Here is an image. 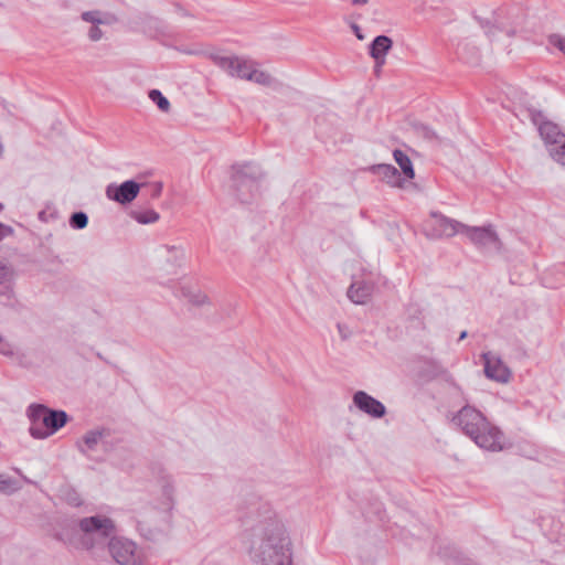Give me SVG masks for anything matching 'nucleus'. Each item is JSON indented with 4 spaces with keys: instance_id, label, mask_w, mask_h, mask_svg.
Masks as SVG:
<instances>
[{
    "instance_id": "obj_15",
    "label": "nucleus",
    "mask_w": 565,
    "mask_h": 565,
    "mask_svg": "<svg viewBox=\"0 0 565 565\" xmlns=\"http://www.w3.org/2000/svg\"><path fill=\"white\" fill-rule=\"evenodd\" d=\"M370 170L391 186H404L405 180L402 179L401 172L392 164H374L370 168Z\"/></svg>"
},
{
    "instance_id": "obj_17",
    "label": "nucleus",
    "mask_w": 565,
    "mask_h": 565,
    "mask_svg": "<svg viewBox=\"0 0 565 565\" xmlns=\"http://www.w3.org/2000/svg\"><path fill=\"white\" fill-rule=\"evenodd\" d=\"M180 296L194 307L210 305L209 297L199 288L183 285L180 287Z\"/></svg>"
},
{
    "instance_id": "obj_1",
    "label": "nucleus",
    "mask_w": 565,
    "mask_h": 565,
    "mask_svg": "<svg viewBox=\"0 0 565 565\" xmlns=\"http://www.w3.org/2000/svg\"><path fill=\"white\" fill-rule=\"evenodd\" d=\"M242 541L255 565H291V540L284 522L268 502L258 497L237 507Z\"/></svg>"
},
{
    "instance_id": "obj_29",
    "label": "nucleus",
    "mask_w": 565,
    "mask_h": 565,
    "mask_svg": "<svg viewBox=\"0 0 565 565\" xmlns=\"http://www.w3.org/2000/svg\"><path fill=\"white\" fill-rule=\"evenodd\" d=\"M12 278H13L12 268L0 262V285L11 281Z\"/></svg>"
},
{
    "instance_id": "obj_6",
    "label": "nucleus",
    "mask_w": 565,
    "mask_h": 565,
    "mask_svg": "<svg viewBox=\"0 0 565 565\" xmlns=\"http://www.w3.org/2000/svg\"><path fill=\"white\" fill-rule=\"evenodd\" d=\"M463 228H466V224L439 212H431L430 221L425 223L424 234L429 239L449 238L462 233Z\"/></svg>"
},
{
    "instance_id": "obj_5",
    "label": "nucleus",
    "mask_w": 565,
    "mask_h": 565,
    "mask_svg": "<svg viewBox=\"0 0 565 565\" xmlns=\"http://www.w3.org/2000/svg\"><path fill=\"white\" fill-rule=\"evenodd\" d=\"M232 171L233 189L237 199L242 203H250L259 195L263 170L256 163L245 162L234 164Z\"/></svg>"
},
{
    "instance_id": "obj_40",
    "label": "nucleus",
    "mask_w": 565,
    "mask_h": 565,
    "mask_svg": "<svg viewBox=\"0 0 565 565\" xmlns=\"http://www.w3.org/2000/svg\"><path fill=\"white\" fill-rule=\"evenodd\" d=\"M2 209H3V205L0 203V212L2 211Z\"/></svg>"
},
{
    "instance_id": "obj_25",
    "label": "nucleus",
    "mask_w": 565,
    "mask_h": 565,
    "mask_svg": "<svg viewBox=\"0 0 565 565\" xmlns=\"http://www.w3.org/2000/svg\"><path fill=\"white\" fill-rule=\"evenodd\" d=\"M19 489L20 487L14 479L0 475V492L10 494Z\"/></svg>"
},
{
    "instance_id": "obj_21",
    "label": "nucleus",
    "mask_w": 565,
    "mask_h": 565,
    "mask_svg": "<svg viewBox=\"0 0 565 565\" xmlns=\"http://www.w3.org/2000/svg\"><path fill=\"white\" fill-rule=\"evenodd\" d=\"M247 81L254 82V83H257V84L264 85V86H270L274 82L270 74L255 68V64L253 65L252 71L248 72Z\"/></svg>"
},
{
    "instance_id": "obj_4",
    "label": "nucleus",
    "mask_w": 565,
    "mask_h": 565,
    "mask_svg": "<svg viewBox=\"0 0 565 565\" xmlns=\"http://www.w3.org/2000/svg\"><path fill=\"white\" fill-rule=\"evenodd\" d=\"M28 417L31 422L29 431L36 439L47 438L68 420L64 411L51 409L43 404H31L28 407Z\"/></svg>"
},
{
    "instance_id": "obj_2",
    "label": "nucleus",
    "mask_w": 565,
    "mask_h": 565,
    "mask_svg": "<svg viewBox=\"0 0 565 565\" xmlns=\"http://www.w3.org/2000/svg\"><path fill=\"white\" fill-rule=\"evenodd\" d=\"M78 526L85 534H92L107 542L108 552L118 565H142L134 541L116 535V526L111 519L94 515L81 519Z\"/></svg>"
},
{
    "instance_id": "obj_32",
    "label": "nucleus",
    "mask_w": 565,
    "mask_h": 565,
    "mask_svg": "<svg viewBox=\"0 0 565 565\" xmlns=\"http://www.w3.org/2000/svg\"><path fill=\"white\" fill-rule=\"evenodd\" d=\"M551 43L565 54V38L553 35L551 36Z\"/></svg>"
},
{
    "instance_id": "obj_9",
    "label": "nucleus",
    "mask_w": 565,
    "mask_h": 565,
    "mask_svg": "<svg viewBox=\"0 0 565 565\" xmlns=\"http://www.w3.org/2000/svg\"><path fill=\"white\" fill-rule=\"evenodd\" d=\"M81 18L90 24L87 35L92 42H98L103 39V25H110L116 22V18L113 14L99 10L85 11L81 14Z\"/></svg>"
},
{
    "instance_id": "obj_8",
    "label": "nucleus",
    "mask_w": 565,
    "mask_h": 565,
    "mask_svg": "<svg viewBox=\"0 0 565 565\" xmlns=\"http://www.w3.org/2000/svg\"><path fill=\"white\" fill-rule=\"evenodd\" d=\"M462 233L466 234L478 248L487 250L493 249L497 252H500L502 248V243L491 225L482 227L466 225Z\"/></svg>"
},
{
    "instance_id": "obj_22",
    "label": "nucleus",
    "mask_w": 565,
    "mask_h": 565,
    "mask_svg": "<svg viewBox=\"0 0 565 565\" xmlns=\"http://www.w3.org/2000/svg\"><path fill=\"white\" fill-rule=\"evenodd\" d=\"M131 217L140 224H150L159 220V213L153 210L147 211H132Z\"/></svg>"
},
{
    "instance_id": "obj_34",
    "label": "nucleus",
    "mask_w": 565,
    "mask_h": 565,
    "mask_svg": "<svg viewBox=\"0 0 565 565\" xmlns=\"http://www.w3.org/2000/svg\"><path fill=\"white\" fill-rule=\"evenodd\" d=\"M161 192H162V184H161L160 182L153 183V184L151 185L150 196H151L152 199H157V198H159V196H160V194H161Z\"/></svg>"
},
{
    "instance_id": "obj_37",
    "label": "nucleus",
    "mask_w": 565,
    "mask_h": 565,
    "mask_svg": "<svg viewBox=\"0 0 565 565\" xmlns=\"http://www.w3.org/2000/svg\"><path fill=\"white\" fill-rule=\"evenodd\" d=\"M369 0H352L353 6H363L367 3Z\"/></svg>"
},
{
    "instance_id": "obj_26",
    "label": "nucleus",
    "mask_w": 565,
    "mask_h": 565,
    "mask_svg": "<svg viewBox=\"0 0 565 565\" xmlns=\"http://www.w3.org/2000/svg\"><path fill=\"white\" fill-rule=\"evenodd\" d=\"M254 63L247 58L242 57L239 66L236 67L235 74L233 77H238L241 79L247 81L248 72L252 71Z\"/></svg>"
},
{
    "instance_id": "obj_30",
    "label": "nucleus",
    "mask_w": 565,
    "mask_h": 565,
    "mask_svg": "<svg viewBox=\"0 0 565 565\" xmlns=\"http://www.w3.org/2000/svg\"><path fill=\"white\" fill-rule=\"evenodd\" d=\"M0 353L6 356H13L15 354L14 347L9 342L0 341Z\"/></svg>"
},
{
    "instance_id": "obj_23",
    "label": "nucleus",
    "mask_w": 565,
    "mask_h": 565,
    "mask_svg": "<svg viewBox=\"0 0 565 565\" xmlns=\"http://www.w3.org/2000/svg\"><path fill=\"white\" fill-rule=\"evenodd\" d=\"M149 99L154 103L158 108L163 111L168 113L171 108L170 102L167 97L162 95V93L159 89H151L148 93Z\"/></svg>"
},
{
    "instance_id": "obj_38",
    "label": "nucleus",
    "mask_w": 565,
    "mask_h": 565,
    "mask_svg": "<svg viewBox=\"0 0 565 565\" xmlns=\"http://www.w3.org/2000/svg\"><path fill=\"white\" fill-rule=\"evenodd\" d=\"M467 335H468L467 331H462V332L460 333V335H459V340H463V339H466V338H467Z\"/></svg>"
},
{
    "instance_id": "obj_39",
    "label": "nucleus",
    "mask_w": 565,
    "mask_h": 565,
    "mask_svg": "<svg viewBox=\"0 0 565 565\" xmlns=\"http://www.w3.org/2000/svg\"><path fill=\"white\" fill-rule=\"evenodd\" d=\"M381 68L382 67H377V63L375 62L374 71H375L376 74H379L381 72Z\"/></svg>"
},
{
    "instance_id": "obj_13",
    "label": "nucleus",
    "mask_w": 565,
    "mask_h": 565,
    "mask_svg": "<svg viewBox=\"0 0 565 565\" xmlns=\"http://www.w3.org/2000/svg\"><path fill=\"white\" fill-rule=\"evenodd\" d=\"M140 191V184L134 180H127L119 185L109 184L106 188V195L108 199L120 204H128L132 202Z\"/></svg>"
},
{
    "instance_id": "obj_31",
    "label": "nucleus",
    "mask_w": 565,
    "mask_h": 565,
    "mask_svg": "<svg viewBox=\"0 0 565 565\" xmlns=\"http://www.w3.org/2000/svg\"><path fill=\"white\" fill-rule=\"evenodd\" d=\"M164 249L168 252V253H171L173 255V258L175 260H180L183 258L184 256V253L181 248L177 247V246H170V245H166L164 246Z\"/></svg>"
},
{
    "instance_id": "obj_12",
    "label": "nucleus",
    "mask_w": 565,
    "mask_h": 565,
    "mask_svg": "<svg viewBox=\"0 0 565 565\" xmlns=\"http://www.w3.org/2000/svg\"><path fill=\"white\" fill-rule=\"evenodd\" d=\"M352 401L359 411L373 418H382L386 414L384 404L364 391H356Z\"/></svg>"
},
{
    "instance_id": "obj_10",
    "label": "nucleus",
    "mask_w": 565,
    "mask_h": 565,
    "mask_svg": "<svg viewBox=\"0 0 565 565\" xmlns=\"http://www.w3.org/2000/svg\"><path fill=\"white\" fill-rule=\"evenodd\" d=\"M481 358L484 362V374L488 379L499 383H508L510 381L511 370L498 354L484 352Z\"/></svg>"
},
{
    "instance_id": "obj_28",
    "label": "nucleus",
    "mask_w": 565,
    "mask_h": 565,
    "mask_svg": "<svg viewBox=\"0 0 565 565\" xmlns=\"http://www.w3.org/2000/svg\"><path fill=\"white\" fill-rule=\"evenodd\" d=\"M63 498L72 507H79L82 504L79 494L73 489L64 490Z\"/></svg>"
},
{
    "instance_id": "obj_35",
    "label": "nucleus",
    "mask_w": 565,
    "mask_h": 565,
    "mask_svg": "<svg viewBox=\"0 0 565 565\" xmlns=\"http://www.w3.org/2000/svg\"><path fill=\"white\" fill-rule=\"evenodd\" d=\"M13 233L11 226L0 223V241Z\"/></svg>"
},
{
    "instance_id": "obj_20",
    "label": "nucleus",
    "mask_w": 565,
    "mask_h": 565,
    "mask_svg": "<svg viewBox=\"0 0 565 565\" xmlns=\"http://www.w3.org/2000/svg\"><path fill=\"white\" fill-rule=\"evenodd\" d=\"M393 157L396 163L399 166L403 174L406 179H414L415 178V171L413 168V163L409 159V157L402 150L395 149L393 151Z\"/></svg>"
},
{
    "instance_id": "obj_3",
    "label": "nucleus",
    "mask_w": 565,
    "mask_h": 565,
    "mask_svg": "<svg viewBox=\"0 0 565 565\" xmlns=\"http://www.w3.org/2000/svg\"><path fill=\"white\" fill-rule=\"evenodd\" d=\"M454 424L469 436L480 448L490 451L503 449V434L477 408L466 405L452 418Z\"/></svg>"
},
{
    "instance_id": "obj_33",
    "label": "nucleus",
    "mask_w": 565,
    "mask_h": 565,
    "mask_svg": "<svg viewBox=\"0 0 565 565\" xmlns=\"http://www.w3.org/2000/svg\"><path fill=\"white\" fill-rule=\"evenodd\" d=\"M138 530L140 531V533L146 536L147 539H150V540H153L154 539V533L151 531V530H146L145 529V523L142 521H138Z\"/></svg>"
},
{
    "instance_id": "obj_14",
    "label": "nucleus",
    "mask_w": 565,
    "mask_h": 565,
    "mask_svg": "<svg viewBox=\"0 0 565 565\" xmlns=\"http://www.w3.org/2000/svg\"><path fill=\"white\" fill-rule=\"evenodd\" d=\"M393 46V41L386 35H377L369 46V54L377 63V67L385 64L386 55Z\"/></svg>"
},
{
    "instance_id": "obj_11",
    "label": "nucleus",
    "mask_w": 565,
    "mask_h": 565,
    "mask_svg": "<svg viewBox=\"0 0 565 565\" xmlns=\"http://www.w3.org/2000/svg\"><path fill=\"white\" fill-rule=\"evenodd\" d=\"M503 13V11H494L491 18H481L478 15L475 18L488 35H494L495 31H500L504 32L508 36H514L518 31L516 25L514 23H508Z\"/></svg>"
},
{
    "instance_id": "obj_24",
    "label": "nucleus",
    "mask_w": 565,
    "mask_h": 565,
    "mask_svg": "<svg viewBox=\"0 0 565 565\" xmlns=\"http://www.w3.org/2000/svg\"><path fill=\"white\" fill-rule=\"evenodd\" d=\"M88 224V216L86 213L79 211L74 212L70 217V226L74 230H83Z\"/></svg>"
},
{
    "instance_id": "obj_16",
    "label": "nucleus",
    "mask_w": 565,
    "mask_h": 565,
    "mask_svg": "<svg viewBox=\"0 0 565 565\" xmlns=\"http://www.w3.org/2000/svg\"><path fill=\"white\" fill-rule=\"evenodd\" d=\"M374 285L367 281H354L348 289L349 299L356 305H365L372 297Z\"/></svg>"
},
{
    "instance_id": "obj_7",
    "label": "nucleus",
    "mask_w": 565,
    "mask_h": 565,
    "mask_svg": "<svg viewBox=\"0 0 565 565\" xmlns=\"http://www.w3.org/2000/svg\"><path fill=\"white\" fill-rule=\"evenodd\" d=\"M532 122L537 127L541 138L543 139L547 150L565 140V134L553 121L548 120L542 111L530 110Z\"/></svg>"
},
{
    "instance_id": "obj_18",
    "label": "nucleus",
    "mask_w": 565,
    "mask_h": 565,
    "mask_svg": "<svg viewBox=\"0 0 565 565\" xmlns=\"http://www.w3.org/2000/svg\"><path fill=\"white\" fill-rule=\"evenodd\" d=\"M104 430H89L84 436L82 441L77 443L79 451L84 455H88L89 451L95 450L96 446L103 438Z\"/></svg>"
},
{
    "instance_id": "obj_19",
    "label": "nucleus",
    "mask_w": 565,
    "mask_h": 565,
    "mask_svg": "<svg viewBox=\"0 0 565 565\" xmlns=\"http://www.w3.org/2000/svg\"><path fill=\"white\" fill-rule=\"evenodd\" d=\"M212 61L224 70L228 75L233 76L235 74L236 67L239 66L241 56H222L218 54L211 55Z\"/></svg>"
},
{
    "instance_id": "obj_36",
    "label": "nucleus",
    "mask_w": 565,
    "mask_h": 565,
    "mask_svg": "<svg viewBox=\"0 0 565 565\" xmlns=\"http://www.w3.org/2000/svg\"><path fill=\"white\" fill-rule=\"evenodd\" d=\"M352 29H353V31H354V33H355V35H356V38H358L359 40H363V39H364V36L362 35V33L360 32V28H359L356 24H353V25H352Z\"/></svg>"
},
{
    "instance_id": "obj_27",
    "label": "nucleus",
    "mask_w": 565,
    "mask_h": 565,
    "mask_svg": "<svg viewBox=\"0 0 565 565\" xmlns=\"http://www.w3.org/2000/svg\"><path fill=\"white\" fill-rule=\"evenodd\" d=\"M416 132L427 140H438L437 134L428 126L419 124L415 126Z\"/></svg>"
}]
</instances>
